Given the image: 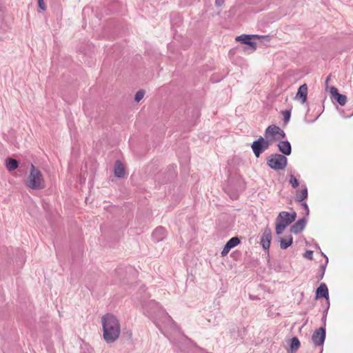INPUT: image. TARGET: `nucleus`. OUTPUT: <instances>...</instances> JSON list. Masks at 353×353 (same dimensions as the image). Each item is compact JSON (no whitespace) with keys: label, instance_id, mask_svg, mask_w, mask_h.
Wrapping results in <instances>:
<instances>
[{"label":"nucleus","instance_id":"13","mask_svg":"<svg viewBox=\"0 0 353 353\" xmlns=\"http://www.w3.org/2000/svg\"><path fill=\"white\" fill-rule=\"evenodd\" d=\"M166 236V230L162 226L157 227L152 234V239L154 243L163 241Z\"/></svg>","mask_w":353,"mask_h":353},{"label":"nucleus","instance_id":"18","mask_svg":"<svg viewBox=\"0 0 353 353\" xmlns=\"http://www.w3.org/2000/svg\"><path fill=\"white\" fill-rule=\"evenodd\" d=\"M114 173V175L117 178L121 179V178L124 177V176H125V172L124 166H123V163L119 160L116 161V162H115Z\"/></svg>","mask_w":353,"mask_h":353},{"label":"nucleus","instance_id":"39","mask_svg":"<svg viewBox=\"0 0 353 353\" xmlns=\"http://www.w3.org/2000/svg\"><path fill=\"white\" fill-rule=\"evenodd\" d=\"M20 252V254L22 255L23 254V252L21 251H19Z\"/></svg>","mask_w":353,"mask_h":353},{"label":"nucleus","instance_id":"35","mask_svg":"<svg viewBox=\"0 0 353 353\" xmlns=\"http://www.w3.org/2000/svg\"><path fill=\"white\" fill-rule=\"evenodd\" d=\"M344 118H350L353 116V113L352 114H350V116H345V115H342Z\"/></svg>","mask_w":353,"mask_h":353},{"label":"nucleus","instance_id":"10","mask_svg":"<svg viewBox=\"0 0 353 353\" xmlns=\"http://www.w3.org/2000/svg\"><path fill=\"white\" fill-rule=\"evenodd\" d=\"M272 240V231L269 227H266L261 237V244L265 250H269Z\"/></svg>","mask_w":353,"mask_h":353},{"label":"nucleus","instance_id":"19","mask_svg":"<svg viewBox=\"0 0 353 353\" xmlns=\"http://www.w3.org/2000/svg\"><path fill=\"white\" fill-rule=\"evenodd\" d=\"M6 167L9 172L15 170L19 167V162L12 158H8L6 160Z\"/></svg>","mask_w":353,"mask_h":353},{"label":"nucleus","instance_id":"17","mask_svg":"<svg viewBox=\"0 0 353 353\" xmlns=\"http://www.w3.org/2000/svg\"><path fill=\"white\" fill-rule=\"evenodd\" d=\"M279 152L284 156H289L292 152V146L288 141H281L277 145Z\"/></svg>","mask_w":353,"mask_h":353},{"label":"nucleus","instance_id":"23","mask_svg":"<svg viewBox=\"0 0 353 353\" xmlns=\"http://www.w3.org/2000/svg\"><path fill=\"white\" fill-rule=\"evenodd\" d=\"M283 115V123L284 125H286L290 119L291 117V110H285V111L282 112Z\"/></svg>","mask_w":353,"mask_h":353},{"label":"nucleus","instance_id":"26","mask_svg":"<svg viewBox=\"0 0 353 353\" xmlns=\"http://www.w3.org/2000/svg\"><path fill=\"white\" fill-rule=\"evenodd\" d=\"M329 305H327V308L325 309V310L324 311V314L321 318V321H322V323H323V325L321 327H323L325 328V326H326V318H327V310L329 309Z\"/></svg>","mask_w":353,"mask_h":353},{"label":"nucleus","instance_id":"30","mask_svg":"<svg viewBox=\"0 0 353 353\" xmlns=\"http://www.w3.org/2000/svg\"><path fill=\"white\" fill-rule=\"evenodd\" d=\"M301 205H302L303 208L305 210V215L308 216L309 215V212H310V210H309V207H308L307 203L306 202H302Z\"/></svg>","mask_w":353,"mask_h":353},{"label":"nucleus","instance_id":"2","mask_svg":"<svg viewBox=\"0 0 353 353\" xmlns=\"http://www.w3.org/2000/svg\"><path fill=\"white\" fill-rule=\"evenodd\" d=\"M103 339L108 343L114 342L121 334V325L117 318L108 313L101 318Z\"/></svg>","mask_w":353,"mask_h":353},{"label":"nucleus","instance_id":"12","mask_svg":"<svg viewBox=\"0 0 353 353\" xmlns=\"http://www.w3.org/2000/svg\"><path fill=\"white\" fill-rule=\"evenodd\" d=\"M241 243L240 239L238 236L231 238L224 245L221 254L222 256H225L230 250L237 246Z\"/></svg>","mask_w":353,"mask_h":353},{"label":"nucleus","instance_id":"8","mask_svg":"<svg viewBox=\"0 0 353 353\" xmlns=\"http://www.w3.org/2000/svg\"><path fill=\"white\" fill-rule=\"evenodd\" d=\"M326 337V330L323 327L316 329L312 335V341L315 346H321L325 343Z\"/></svg>","mask_w":353,"mask_h":353},{"label":"nucleus","instance_id":"36","mask_svg":"<svg viewBox=\"0 0 353 353\" xmlns=\"http://www.w3.org/2000/svg\"><path fill=\"white\" fill-rule=\"evenodd\" d=\"M329 80H330V77H327V79H326V81H325V83H328V81H329Z\"/></svg>","mask_w":353,"mask_h":353},{"label":"nucleus","instance_id":"11","mask_svg":"<svg viewBox=\"0 0 353 353\" xmlns=\"http://www.w3.org/2000/svg\"><path fill=\"white\" fill-rule=\"evenodd\" d=\"M320 298H325L327 300V305L330 306L329 302V291L325 283H321L317 288L315 293V299L317 300Z\"/></svg>","mask_w":353,"mask_h":353},{"label":"nucleus","instance_id":"29","mask_svg":"<svg viewBox=\"0 0 353 353\" xmlns=\"http://www.w3.org/2000/svg\"><path fill=\"white\" fill-rule=\"evenodd\" d=\"M327 263H328V258H327V257H326V260H325V263L321 264V265H320V269H319V270L325 273V270H326V267H327Z\"/></svg>","mask_w":353,"mask_h":353},{"label":"nucleus","instance_id":"15","mask_svg":"<svg viewBox=\"0 0 353 353\" xmlns=\"http://www.w3.org/2000/svg\"><path fill=\"white\" fill-rule=\"evenodd\" d=\"M307 85L305 83H304L299 86L295 99L299 100L301 103H304L307 100Z\"/></svg>","mask_w":353,"mask_h":353},{"label":"nucleus","instance_id":"32","mask_svg":"<svg viewBox=\"0 0 353 353\" xmlns=\"http://www.w3.org/2000/svg\"><path fill=\"white\" fill-rule=\"evenodd\" d=\"M38 3H39V7L40 9H41L42 10H46V7L44 6V3H43V0H38Z\"/></svg>","mask_w":353,"mask_h":353},{"label":"nucleus","instance_id":"25","mask_svg":"<svg viewBox=\"0 0 353 353\" xmlns=\"http://www.w3.org/2000/svg\"><path fill=\"white\" fill-rule=\"evenodd\" d=\"M289 183L294 188H296L299 185L298 179L292 174L290 175Z\"/></svg>","mask_w":353,"mask_h":353},{"label":"nucleus","instance_id":"34","mask_svg":"<svg viewBox=\"0 0 353 353\" xmlns=\"http://www.w3.org/2000/svg\"><path fill=\"white\" fill-rule=\"evenodd\" d=\"M228 194L230 195V196L232 199H236L238 198V194L236 192H232L231 194L228 193Z\"/></svg>","mask_w":353,"mask_h":353},{"label":"nucleus","instance_id":"14","mask_svg":"<svg viewBox=\"0 0 353 353\" xmlns=\"http://www.w3.org/2000/svg\"><path fill=\"white\" fill-rule=\"evenodd\" d=\"M306 222L307 221L305 217L299 219L290 227V232L295 234L301 233L304 230Z\"/></svg>","mask_w":353,"mask_h":353},{"label":"nucleus","instance_id":"5","mask_svg":"<svg viewBox=\"0 0 353 353\" xmlns=\"http://www.w3.org/2000/svg\"><path fill=\"white\" fill-rule=\"evenodd\" d=\"M288 163V159L283 154H272L267 159V165L272 170H283Z\"/></svg>","mask_w":353,"mask_h":353},{"label":"nucleus","instance_id":"6","mask_svg":"<svg viewBox=\"0 0 353 353\" xmlns=\"http://www.w3.org/2000/svg\"><path fill=\"white\" fill-rule=\"evenodd\" d=\"M272 144L271 141L260 137L258 139L253 141L251 145L252 150L256 157H259L260 155L269 148Z\"/></svg>","mask_w":353,"mask_h":353},{"label":"nucleus","instance_id":"9","mask_svg":"<svg viewBox=\"0 0 353 353\" xmlns=\"http://www.w3.org/2000/svg\"><path fill=\"white\" fill-rule=\"evenodd\" d=\"M330 98L332 101H335L340 105L344 106L347 103V97L345 94L339 92L338 89L334 87H330Z\"/></svg>","mask_w":353,"mask_h":353},{"label":"nucleus","instance_id":"28","mask_svg":"<svg viewBox=\"0 0 353 353\" xmlns=\"http://www.w3.org/2000/svg\"><path fill=\"white\" fill-rule=\"evenodd\" d=\"M278 137L277 139H283L286 137V134L285 132L280 128V130H279V133H277Z\"/></svg>","mask_w":353,"mask_h":353},{"label":"nucleus","instance_id":"20","mask_svg":"<svg viewBox=\"0 0 353 353\" xmlns=\"http://www.w3.org/2000/svg\"><path fill=\"white\" fill-rule=\"evenodd\" d=\"M307 188L305 185L304 188L300 190H297L295 201L297 202H301L307 198Z\"/></svg>","mask_w":353,"mask_h":353},{"label":"nucleus","instance_id":"1","mask_svg":"<svg viewBox=\"0 0 353 353\" xmlns=\"http://www.w3.org/2000/svg\"><path fill=\"white\" fill-rule=\"evenodd\" d=\"M141 304L143 314L152 320L154 323L159 327V330L163 333L162 329L159 323L160 319H163L164 323L168 324H173L174 321L171 317L161 307L158 303L154 300H141Z\"/></svg>","mask_w":353,"mask_h":353},{"label":"nucleus","instance_id":"4","mask_svg":"<svg viewBox=\"0 0 353 353\" xmlns=\"http://www.w3.org/2000/svg\"><path fill=\"white\" fill-rule=\"evenodd\" d=\"M296 218V212H281L276 219V233L281 234L288 225L294 222Z\"/></svg>","mask_w":353,"mask_h":353},{"label":"nucleus","instance_id":"38","mask_svg":"<svg viewBox=\"0 0 353 353\" xmlns=\"http://www.w3.org/2000/svg\"><path fill=\"white\" fill-rule=\"evenodd\" d=\"M322 352H323V347H321V350L319 353H322Z\"/></svg>","mask_w":353,"mask_h":353},{"label":"nucleus","instance_id":"31","mask_svg":"<svg viewBox=\"0 0 353 353\" xmlns=\"http://www.w3.org/2000/svg\"><path fill=\"white\" fill-rule=\"evenodd\" d=\"M324 274L325 273L319 270L317 274H316V279H317V281H319L323 279V276H324Z\"/></svg>","mask_w":353,"mask_h":353},{"label":"nucleus","instance_id":"7","mask_svg":"<svg viewBox=\"0 0 353 353\" xmlns=\"http://www.w3.org/2000/svg\"><path fill=\"white\" fill-rule=\"evenodd\" d=\"M252 38H259L256 34H241L236 38L237 41H240L241 43L246 45L245 50L249 53L253 52L256 49V43L252 41Z\"/></svg>","mask_w":353,"mask_h":353},{"label":"nucleus","instance_id":"27","mask_svg":"<svg viewBox=\"0 0 353 353\" xmlns=\"http://www.w3.org/2000/svg\"><path fill=\"white\" fill-rule=\"evenodd\" d=\"M303 256L305 259H307L312 260V258H313V251H312V250H307L304 253Z\"/></svg>","mask_w":353,"mask_h":353},{"label":"nucleus","instance_id":"33","mask_svg":"<svg viewBox=\"0 0 353 353\" xmlns=\"http://www.w3.org/2000/svg\"><path fill=\"white\" fill-rule=\"evenodd\" d=\"M225 0H215V6L216 7H221L223 5Z\"/></svg>","mask_w":353,"mask_h":353},{"label":"nucleus","instance_id":"37","mask_svg":"<svg viewBox=\"0 0 353 353\" xmlns=\"http://www.w3.org/2000/svg\"><path fill=\"white\" fill-rule=\"evenodd\" d=\"M321 254L326 259L327 257L326 255L324 254V253L321 252Z\"/></svg>","mask_w":353,"mask_h":353},{"label":"nucleus","instance_id":"16","mask_svg":"<svg viewBox=\"0 0 353 353\" xmlns=\"http://www.w3.org/2000/svg\"><path fill=\"white\" fill-rule=\"evenodd\" d=\"M279 130H280V128L279 126L276 125H270L266 128L264 136L266 139L271 137V139L270 141H274L276 139L275 137L277 136Z\"/></svg>","mask_w":353,"mask_h":353},{"label":"nucleus","instance_id":"3","mask_svg":"<svg viewBox=\"0 0 353 353\" xmlns=\"http://www.w3.org/2000/svg\"><path fill=\"white\" fill-rule=\"evenodd\" d=\"M27 187L32 190H43L46 188V182L42 172L31 163L30 174L26 181Z\"/></svg>","mask_w":353,"mask_h":353},{"label":"nucleus","instance_id":"22","mask_svg":"<svg viewBox=\"0 0 353 353\" xmlns=\"http://www.w3.org/2000/svg\"><path fill=\"white\" fill-rule=\"evenodd\" d=\"M293 243V237L292 235H289L286 239H282L280 241V247L283 250H286Z\"/></svg>","mask_w":353,"mask_h":353},{"label":"nucleus","instance_id":"24","mask_svg":"<svg viewBox=\"0 0 353 353\" xmlns=\"http://www.w3.org/2000/svg\"><path fill=\"white\" fill-rule=\"evenodd\" d=\"M145 91L143 90H139L137 92L134 96V101L139 102L144 97Z\"/></svg>","mask_w":353,"mask_h":353},{"label":"nucleus","instance_id":"21","mask_svg":"<svg viewBox=\"0 0 353 353\" xmlns=\"http://www.w3.org/2000/svg\"><path fill=\"white\" fill-rule=\"evenodd\" d=\"M290 348L292 353H294L300 347L301 343L299 339L296 336L290 339Z\"/></svg>","mask_w":353,"mask_h":353}]
</instances>
